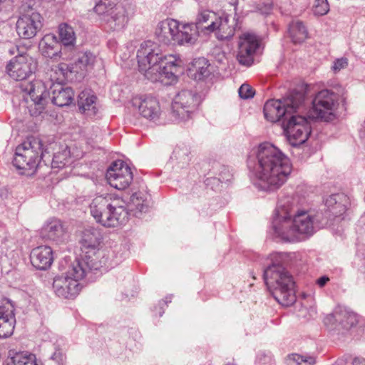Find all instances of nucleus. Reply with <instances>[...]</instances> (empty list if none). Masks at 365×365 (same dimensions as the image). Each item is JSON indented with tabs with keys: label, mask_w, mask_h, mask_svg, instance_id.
I'll list each match as a JSON object with an SVG mask.
<instances>
[{
	"label": "nucleus",
	"mask_w": 365,
	"mask_h": 365,
	"mask_svg": "<svg viewBox=\"0 0 365 365\" xmlns=\"http://www.w3.org/2000/svg\"><path fill=\"white\" fill-rule=\"evenodd\" d=\"M39 49L43 56L50 58L68 59L71 54L66 55L57 37L52 34L45 35L39 43Z\"/></svg>",
	"instance_id": "nucleus-20"
},
{
	"label": "nucleus",
	"mask_w": 365,
	"mask_h": 365,
	"mask_svg": "<svg viewBox=\"0 0 365 365\" xmlns=\"http://www.w3.org/2000/svg\"><path fill=\"white\" fill-rule=\"evenodd\" d=\"M58 71L60 72L59 77L56 78V81H63L64 78L68 77V73L71 72L68 69V66L66 63H61L59 64L56 69V72Z\"/></svg>",
	"instance_id": "nucleus-45"
},
{
	"label": "nucleus",
	"mask_w": 365,
	"mask_h": 365,
	"mask_svg": "<svg viewBox=\"0 0 365 365\" xmlns=\"http://www.w3.org/2000/svg\"><path fill=\"white\" fill-rule=\"evenodd\" d=\"M42 19L39 13L32 9L28 11L17 20L16 31L18 35L24 39L34 38L42 27Z\"/></svg>",
	"instance_id": "nucleus-16"
},
{
	"label": "nucleus",
	"mask_w": 365,
	"mask_h": 365,
	"mask_svg": "<svg viewBox=\"0 0 365 365\" xmlns=\"http://www.w3.org/2000/svg\"><path fill=\"white\" fill-rule=\"evenodd\" d=\"M362 129L364 132L365 133V121L364 122V124L362 125Z\"/></svg>",
	"instance_id": "nucleus-53"
},
{
	"label": "nucleus",
	"mask_w": 365,
	"mask_h": 365,
	"mask_svg": "<svg viewBox=\"0 0 365 365\" xmlns=\"http://www.w3.org/2000/svg\"><path fill=\"white\" fill-rule=\"evenodd\" d=\"M102 241L101 232L96 228L86 229L82 232L80 240L81 250L82 252L81 259L75 262H86L96 264L97 268L94 270L100 269L105 267L106 269L111 268L118 264L120 259H110V255L108 253L106 256L103 255L101 259H98L100 253L99 247ZM113 257V254L111 255Z\"/></svg>",
	"instance_id": "nucleus-7"
},
{
	"label": "nucleus",
	"mask_w": 365,
	"mask_h": 365,
	"mask_svg": "<svg viewBox=\"0 0 365 365\" xmlns=\"http://www.w3.org/2000/svg\"><path fill=\"white\" fill-rule=\"evenodd\" d=\"M139 71L153 82L170 84L176 79L180 60L175 56H163L155 43L150 41L140 44L137 52Z\"/></svg>",
	"instance_id": "nucleus-2"
},
{
	"label": "nucleus",
	"mask_w": 365,
	"mask_h": 365,
	"mask_svg": "<svg viewBox=\"0 0 365 365\" xmlns=\"http://www.w3.org/2000/svg\"><path fill=\"white\" fill-rule=\"evenodd\" d=\"M188 153V150L186 148H176L173 151V157L177 160H179V163H182L183 167L184 165H187L189 163L190 158Z\"/></svg>",
	"instance_id": "nucleus-40"
},
{
	"label": "nucleus",
	"mask_w": 365,
	"mask_h": 365,
	"mask_svg": "<svg viewBox=\"0 0 365 365\" xmlns=\"http://www.w3.org/2000/svg\"><path fill=\"white\" fill-rule=\"evenodd\" d=\"M133 178L130 168L121 160L112 163L106 172V179L108 183L118 190H125L128 187Z\"/></svg>",
	"instance_id": "nucleus-15"
},
{
	"label": "nucleus",
	"mask_w": 365,
	"mask_h": 365,
	"mask_svg": "<svg viewBox=\"0 0 365 365\" xmlns=\"http://www.w3.org/2000/svg\"><path fill=\"white\" fill-rule=\"evenodd\" d=\"M106 5L103 3L97 4L94 7L95 11L98 14H104L106 13Z\"/></svg>",
	"instance_id": "nucleus-47"
},
{
	"label": "nucleus",
	"mask_w": 365,
	"mask_h": 365,
	"mask_svg": "<svg viewBox=\"0 0 365 365\" xmlns=\"http://www.w3.org/2000/svg\"><path fill=\"white\" fill-rule=\"evenodd\" d=\"M282 127L289 143L292 146L303 144L311 133V126L307 119L298 113L292 114Z\"/></svg>",
	"instance_id": "nucleus-11"
},
{
	"label": "nucleus",
	"mask_w": 365,
	"mask_h": 365,
	"mask_svg": "<svg viewBox=\"0 0 365 365\" xmlns=\"http://www.w3.org/2000/svg\"><path fill=\"white\" fill-rule=\"evenodd\" d=\"M24 91L28 93L33 104L30 106L31 115H40L48 102V93L44 83L39 80H35L26 85H22Z\"/></svg>",
	"instance_id": "nucleus-14"
},
{
	"label": "nucleus",
	"mask_w": 365,
	"mask_h": 365,
	"mask_svg": "<svg viewBox=\"0 0 365 365\" xmlns=\"http://www.w3.org/2000/svg\"><path fill=\"white\" fill-rule=\"evenodd\" d=\"M210 64L205 58H195L189 66L188 71L190 75L197 81H201L208 77L211 71Z\"/></svg>",
	"instance_id": "nucleus-30"
},
{
	"label": "nucleus",
	"mask_w": 365,
	"mask_h": 365,
	"mask_svg": "<svg viewBox=\"0 0 365 365\" xmlns=\"http://www.w3.org/2000/svg\"><path fill=\"white\" fill-rule=\"evenodd\" d=\"M30 259L32 265L37 269L45 270L53 262V252L50 247L39 246L31 251Z\"/></svg>",
	"instance_id": "nucleus-23"
},
{
	"label": "nucleus",
	"mask_w": 365,
	"mask_h": 365,
	"mask_svg": "<svg viewBox=\"0 0 365 365\" xmlns=\"http://www.w3.org/2000/svg\"><path fill=\"white\" fill-rule=\"evenodd\" d=\"M212 55L215 61L220 63H223L227 59L225 53L219 47H216L212 50Z\"/></svg>",
	"instance_id": "nucleus-42"
},
{
	"label": "nucleus",
	"mask_w": 365,
	"mask_h": 365,
	"mask_svg": "<svg viewBox=\"0 0 365 365\" xmlns=\"http://www.w3.org/2000/svg\"><path fill=\"white\" fill-rule=\"evenodd\" d=\"M325 204L334 215L339 216L346 212L350 202L345 194L336 193L327 198Z\"/></svg>",
	"instance_id": "nucleus-28"
},
{
	"label": "nucleus",
	"mask_w": 365,
	"mask_h": 365,
	"mask_svg": "<svg viewBox=\"0 0 365 365\" xmlns=\"http://www.w3.org/2000/svg\"><path fill=\"white\" fill-rule=\"evenodd\" d=\"M6 0H0V6L6 2Z\"/></svg>",
	"instance_id": "nucleus-52"
},
{
	"label": "nucleus",
	"mask_w": 365,
	"mask_h": 365,
	"mask_svg": "<svg viewBox=\"0 0 365 365\" xmlns=\"http://www.w3.org/2000/svg\"><path fill=\"white\" fill-rule=\"evenodd\" d=\"M314 216L307 211L284 204L278 205L272 223L277 237L293 242L314 234Z\"/></svg>",
	"instance_id": "nucleus-3"
},
{
	"label": "nucleus",
	"mask_w": 365,
	"mask_h": 365,
	"mask_svg": "<svg viewBox=\"0 0 365 365\" xmlns=\"http://www.w3.org/2000/svg\"><path fill=\"white\" fill-rule=\"evenodd\" d=\"M37 68V62L27 53H19L6 66L9 76L16 81H23L31 76Z\"/></svg>",
	"instance_id": "nucleus-13"
},
{
	"label": "nucleus",
	"mask_w": 365,
	"mask_h": 365,
	"mask_svg": "<svg viewBox=\"0 0 365 365\" xmlns=\"http://www.w3.org/2000/svg\"><path fill=\"white\" fill-rule=\"evenodd\" d=\"M125 202L112 195H99L90 204V212L95 220L106 227H115L128 220Z\"/></svg>",
	"instance_id": "nucleus-4"
},
{
	"label": "nucleus",
	"mask_w": 365,
	"mask_h": 365,
	"mask_svg": "<svg viewBox=\"0 0 365 365\" xmlns=\"http://www.w3.org/2000/svg\"><path fill=\"white\" fill-rule=\"evenodd\" d=\"M125 13V9L123 7H116L112 9L108 14L109 16L107 19L108 27L113 31L123 29L128 22Z\"/></svg>",
	"instance_id": "nucleus-33"
},
{
	"label": "nucleus",
	"mask_w": 365,
	"mask_h": 365,
	"mask_svg": "<svg viewBox=\"0 0 365 365\" xmlns=\"http://www.w3.org/2000/svg\"><path fill=\"white\" fill-rule=\"evenodd\" d=\"M259 46L257 36L251 33H244L239 38L237 59L243 66H250L254 61V54Z\"/></svg>",
	"instance_id": "nucleus-18"
},
{
	"label": "nucleus",
	"mask_w": 365,
	"mask_h": 365,
	"mask_svg": "<svg viewBox=\"0 0 365 365\" xmlns=\"http://www.w3.org/2000/svg\"><path fill=\"white\" fill-rule=\"evenodd\" d=\"M52 102L53 104L63 107L70 105L74 97V92L70 87H63L60 83L53 85Z\"/></svg>",
	"instance_id": "nucleus-29"
},
{
	"label": "nucleus",
	"mask_w": 365,
	"mask_h": 365,
	"mask_svg": "<svg viewBox=\"0 0 365 365\" xmlns=\"http://www.w3.org/2000/svg\"><path fill=\"white\" fill-rule=\"evenodd\" d=\"M96 268V264L91 262H73L65 273L53 279L54 293L63 299L75 298L81 289L79 281L85 277L88 271Z\"/></svg>",
	"instance_id": "nucleus-6"
},
{
	"label": "nucleus",
	"mask_w": 365,
	"mask_h": 365,
	"mask_svg": "<svg viewBox=\"0 0 365 365\" xmlns=\"http://www.w3.org/2000/svg\"><path fill=\"white\" fill-rule=\"evenodd\" d=\"M329 11V5L327 0H315L313 12L315 15L323 16Z\"/></svg>",
	"instance_id": "nucleus-39"
},
{
	"label": "nucleus",
	"mask_w": 365,
	"mask_h": 365,
	"mask_svg": "<svg viewBox=\"0 0 365 365\" xmlns=\"http://www.w3.org/2000/svg\"><path fill=\"white\" fill-rule=\"evenodd\" d=\"M97 98L91 91H83L78 95V105L80 110L89 117L98 112Z\"/></svg>",
	"instance_id": "nucleus-27"
},
{
	"label": "nucleus",
	"mask_w": 365,
	"mask_h": 365,
	"mask_svg": "<svg viewBox=\"0 0 365 365\" xmlns=\"http://www.w3.org/2000/svg\"><path fill=\"white\" fill-rule=\"evenodd\" d=\"M71 153L67 146L54 153L51 165L53 168H63L72 163Z\"/></svg>",
	"instance_id": "nucleus-36"
},
{
	"label": "nucleus",
	"mask_w": 365,
	"mask_h": 365,
	"mask_svg": "<svg viewBox=\"0 0 365 365\" xmlns=\"http://www.w3.org/2000/svg\"><path fill=\"white\" fill-rule=\"evenodd\" d=\"M353 365H365V359L363 358H355L353 361Z\"/></svg>",
	"instance_id": "nucleus-51"
},
{
	"label": "nucleus",
	"mask_w": 365,
	"mask_h": 365,
	"mask_svg": "<svg viewBox=\"0 0 365 365\" xmlns=\"http://www.w3.org/2000/svg\"><path fill=\"white\" fill-rule=\"evenodd\" d=\"M180 23L173 19H166L160 21L155 31L159 41L165 44H175Z\"/></svg>",
	"instance_id": "nucleus-21"
},
{
	"label": "nucleus",
	"mask_w": 365,
	"mask_h": 365,
	"mask_svg": "<svg viewBox=\"0 0 365 365\" xmlns=\"http://www.w3.org/2000/svg\"><path fill=\"white\" fill-rule=\"evenodd\" d=\"M230 7L232 8L233 11L235 12V16H237V6L238 4V0H226Z\"/></svg>",
	"instance_id": "nucleus-49"
},
{
	"label": "nucleus",
	"mask_w": 365,
	"mask_h": 365,
	"mask_svg": "<svg viewBox=\"0 0 365 365\" xmlns=\"http://www.w3.org/2000/svg\"><path fill=\"white\" fill-rule=\"evenodd\" d=\"M217 16L218 15L212 11L201 9L198 11L193 24L200 33L209 35L213 32Z\"/></svg>",
	"instance_id": "nucleus-24"
},
{
	"label": "nucleus",
	"mask_w": 365,
	"mask_h": 365,
	"mask_svg": "<svg viewBox=\"0 0 365 365\" xmlns=\"http://www.w3.org/2000/svg\"><path fill=\"white\" fill-rule=\"evenodd\" d=\"M199 103V98L195 93L190 90H182L175 96L172 103L173 117L180 121L189 120Z\"/></svg>",
	"instance_id": "nucleus-12"
},
{
	"label": "nucleus",
	"mask_w": 365,
	"mask_h": 365,
	"mask_svg": "<svg viewBox=\"0 0 365 365\" xmlns=\"http://www.w3.org/2000/svg\"><path fill=\"white\" fill-rule=\"evenodd\" d=\"M58 36L61 43L63 46V51H72L76 45V34L73 27L67 24H61L58 26Z\"/></svg>",
	"instance_id": "nucleus-32"
},
{
	"label": "nucleus",
	"mask_w": 365,
	"mask_h": 365,
	"mask_svg": "<svg viewBox=\"0 0 365 365\" xmlns=\"http://www.w3.org/2000/svg\"><path fill=\"white\" fill-rule=\"evenodd\" d=\"M228 14H225L224 17L217 16V19L215 23V29L213 32L218 40H227L232 38L235 34V28L228 24Z\"/></svg>",
	"instance_id": "nucleus-31"
},
{
	"label": "nucleus",
	"mask_w": 365,
	"mask_h": 365,
	"mask_svg": "<svg viewBox=\"0 0 365 365\" xmlns=\"http://www.w3.org/2000/svg\"><path fill=\"white\" fill-rule=\"evenodd\" d=\"M329 281V278L328 277H326V276H323V277H321L320 278H319L317 281V284L320 287H324L327 283V282Z\"/></svg>",
	"instance_id": "nucleus-48"
},
{
	"label": "nucleus",
	"mask_w": 365,
	"mask_h": 365,
	"mask_svg": "<svg viewBox=\"0 0 365 365\" xmlns=\"http://www.w3.org/2000/svg\"><path fill=\"white\" fill-rule=\"evenodd\" d=\"M316 361L313 356H302L297 354L288 356V365H314Z\"/></svg>",
	"instance_id": "nucleus-38"
},
{
	"label": "nucleus",
	"mask_w": 365,
	"mask_h": 365,
	"mask_svg": "<svg viewBox=\"0 0 365 365\" xmlns=\"http://www.w3.org/2000/svg\"><path fill=\"white\" fill-rule=\"evenodd\" d=\"M257 11L263 15H268L272 11V4L270 2H264L257 6Z\"/></svg>",
	"instance_id": "nucleus-44"
},
{
	"label": "nucleus",
	"mask_w": 365,
	"mask_h": 365,
	"mask_svg": "<svg viewBox=\"0 0 365 365\" xmlns=\"http://www.w3.org/2000/svg\"><path fill=\"white\" fill-rule=\"evenodd\" d=\"M51 359L56 361L58 365L63 364L66 356L65 354L60 349H57L52 354Z\"/></svg>",
	"instance_id": "nucleus-46"
},
{
	"label": "nucleus",
	"mask_w": 365,
	"mask_h": 365,
	"mask_svg": "<svg viewBox=\"0 0 365 365\" xmlns=\"http://www.w3.org/2000/svg\"><path fill=\"white\" fill-rule=\"evenodd\" d=\"M304 95L301 92H292L280 100L271 99L264 106V118L272 123L283 118L286 121L293 113H299L304 108Z\"/></svg>",
	"instance_id": "nucleus-9"
},
{
	"label": "nucleus",
	"mask_w": 365,
	"mask_h": 365,
	"mask_svg": "<svg viewBox=\"0 0 365 365\" xmlns=\"http://www.w3.org/2000/svg\"><path fill=\"white\" fill-rule=\"evenodd\" d=\"M9 53L11 55H14L16 53H17V55L19 53H25L22 51H21L20 48L18 46H14L11 48H9Z\"/></svg>",
	"instance_id": "nucleus-50"
},
{
	"label": "nucleus",
	"mask_w": 365,
	"mask_h": 365,
	"mask_svg": "<svg viewBox=\"0 0 365 365\" xmlns=\"http://www.w3.org/2000/svg\"><path fill=\"white\" fill-rule=\"evenodd\" d=\"M348 66V59L346 58H341L336 59L332 66V70L334 72H339Z\"/></svg>",
	"instance_id": "nucleus-43"
},
{
	"label": "nucleus",
	"mask_w": 365,
	"mask_h": 365,
	"mask_svg": "<svg viewBox=\"0 0 365 365\" xmlns=\"http://www.w3.org/2000/svg\"><path fill=\"white\" fill-rule=\"evenodd\" d=\"M200 33L193 24H179L175 44L180 46L194 45L198 39Z\"/></svg>",
	"instance_id": "nucleus-26"
},
{
	"label": "nucleus",
	"mask_w": 365,
	"mask_h": 365,
	"mask_svg": "<svg viewBox=\"0 0 365 365\" xmlns=\"http://www.w3.org/2000/svg\"><path fill=\"white\" fill-rule=\"evenodd\" d=\"M238 92L240 98L244 99L252 98L255 94L252 88L248 84H242L240 87Z\"/></svg>",
	"instance_id": "nucleus-41"
},
{
	"label": "nucleus",
	"mask_w": 365,
	"mask_h": 365,
	"mask_svg": "<svg viewBox=\"0 0 365 365\" xmlns=\"http://www.w3.org/2000/svg\"><path fill=\"white\" fill-rule=\"evenodd\" d=\"M41 141L36 138H29L16 148L13 165L21 175H33L37 168L39 158L46 156V150H43Z\"/></svg>",
	"instance_id": "nucleus-8"
},
{
	"label": "nucleus",
	"mask_w": 365,
	"mask_h": 365,
	"mask_svg": "<svg viewBox=\"0 0 365 365\" xmlns=\"http://www.w3.org/2000/svg\"><path fill=\"white\" fill-rule=\"evenodd\" d=\"M16 319L13 307L0 303V339L10 336L15 327Z\"/></svg>",
	"instance_id": "nucleus-22"
},
{
	"label": "nucleus",
	"mask_w": 365,
	"mask_h": 365,
	"mask_svg": "<svg viewBox=\"0 0 365 365\" xmlns=\"http://www.w3.org/2000/svg\"><path fill=\"white\" fill-rule=\"evenodd\" d=\"M264 282L275 300L289 307L296 300L294 282L289 272L279 263L273 262L264 272Z\"/></svg>",
	"instance_id": "nucleus-5"
},
{
	"label": "nucleus",
	"mask_w": 365,
	"mask_h": 365,
	"mask_svg": "<svg viewBox=\"0 0 365 365\" xmlns=\"http://www.w3.org/2000/svg\"><path fill=\"white\" fill-rule=\"evenodd\" d=\"M132 103L139 114L150 121L156 122L162 115L163 110L160 102L155 97L137 96L133 99Z\"/></svg>",
	"instance_id": "nucleus-17"
},
{
	"label": "nucleus",
	"mask_w": 365,
	"mask_h": 365,
	"mask_svg": "<svg viewBox=\"0 0 365 365\" xmlns=\"http://www.w3.org/2000/svg\"><path fill=\"white\" fill-rule=\"evenodd\" d=\"M364 272H365V264H364Z\"/></svg>",
	"instance_id": "nucleus-54"
},
{
	"label": "nucleus",
	"mask_w": 365,
	"mask_h": 365,
	"mask_svg": "<svg viewBox=\"0 0 365 365\" xmlns=\"http://www.w3.org/2000/svg\"><path fill=\"white\" fill-rule=\"evenodd\" d=\"M289 33L292 41L295 43L303 42L308 36V32L301 21H293L289 25Z\"/></svg>",
	"instance_id": "nucleus-35"
},
{
	"label": "nucleus",
	"mask_w": 365,
	"mask_h": 365,
	"mask_svg": "<svg viewBox=\"0 0 365 365\" xmlns=\"http://www.w3.org/2000/svg\"><path fill=\"white\" fill-rule=\"evenodd\" d=\"M359 322L356 314L343 307H337L334 312L328 315L324 323L331 325L334 329L338 331H347L355 326Z\"/></svg>",
	"instance_id": "nucleus-19"
},
{
	"label": "nucleus",
	"mask_w": 365,
	"mask_h": 365,
	"mask_svg": "<svg viewBox=\"0 0 365 365\" xmlns=\"http://www.w3.org/2000/svg\"><path fill=\"white\" fill-rule=\"evenodd\" d=\"M6 365H37L34 354L28 352L9 351Z\"/></svg>",
	"instance_id": "nucleus-34"
},
{
	"label": "nucleus",
	"mask_w": 365,
	"mask_h": 365,
	"mask_svg": "<svg viewBox=\"0 0 365 365\" xmlns=\"http://www.w3.org/2000/svg\"><path fill=\"white\" fill-rule=\"evenodd\" d=\"M96 61V56L91 52L81 53L76 61V67L80 71H84L93 67Z\"/></svg>",
	"instance_id": "nucleus-37"
},
{
	"label": "nucleus",
	"mask_w": 365,
	"mask_h": 365,
	"mask_svg": "<svg viewBox=\"0 0 365 365\" xmlns=\"http://www.w3.org/2000/svg\"><path fill=\"white\" fill-rule=\"evenodd\" d=\"M339 107V96L330 90L318 92L312 101V107L309 117L316 120L329 122L336 118Z\"/></svg>",
	"instance_id": "nucleus-10"
},
{
	"label": "nucleus",
	"mask_w": 365,
	"mask_h": 365,
	"mask_svg": "<svg viewBox=\"0 0 365 365\" xmlns=\"http://www.w3.org/2000/svg\"><path fill=\"white\" fill-rule=\"evenodd\" d=\"M255 154V161L252 164V161L249 160L248 166L257 180L256 185L263 190L279 189L285 183L292 172L289 158L269 143L260 144Z\"/></svg>",
	"instance_id": "nucleus-1"
},
{
	"label": "nucleus",
	"mask_w": 365,
	"mask_h": 365,
	"mask_svg": "<svg viewBox=\"0 0 365 365\" xmlns=\"http://www.w3.org/2000/svg\"><path fill=\"white\" fill-rule=\"evenodd\" d=\"M41 235L43 238L59 243L65 240L66 231L60 220L52 219L42 227Z\"/></svg>",
	"instance_id": "nucleus-25"
}]
</instances>
